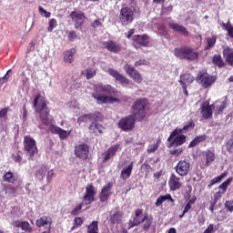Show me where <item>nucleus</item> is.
<instances>
[{
    "label": "nucleus",
    "mask_w": 233,
    "mask_h": 233,
    "mask_svg": "<svg viewBox=\"0 0 233 233\" xmlns=\"http://www.w3.org/2000/svg\"><path fill=\"white\" fill-rule=\"evenodd\" d=\"M214 108H216V105H210L208 101H205L204 103H202L199 108L202 117L204 119H212Z\"/></svg>",
    "instance_id": "15"
},
{
    "label": "nucleus",
    "mask_w": 233,
    "mask_h": 233,
    "mask_svg": "<svg viewBox=\"0 0 233 233\" xmlns=\"http://www.w3.org/2000/svg\"><path fill=\"white\" fill-rule=\"evenodd\" d=\"M150 66V62H148L147 59H140L135 62V66Z\"/></svg>",
    "instance_id": "54"
},
{
    "label": "nucleus",
    "mask_w": 233,
    "mask_h": 233,
    "mask_svg": "<svg viewBox=\"0 0 233 233\" xmlns=\"http://www.w3.org/2000/svg\"><path fill=\"white\" fill-rule=\"evenodd\" d=\"M168 187L169 190L172 192H176V190H180L181 187H183V183H181V177H177L175 173H172L168 179Z\"/></svg>",
    "instance_id": "18"
},
{
    "label": "nucleus",
    "mask_w": 233,
    "mask_h": 233,
    "mask_svg": "<svg viewBox=\"0 0 233 233\" xmlns=\"http://www.w3.org/2000/svg\"><path fill=\"white\" fill-rule=\"evenodd\" d=\"M136 121L137 119L132 115L124 116L118 121V128L123 132H131L136 127Z\"/></svg>",
    "instance_id": "5"
},
{
    "label": "nucleus",
    "mask_w": 233,
    "mask_h": 233,
    "mask_svg": "<svg viewBox=\"0 0 233 233\" xmlns=\"http://www.w3.org/2000/svg\"><path fill=\"white\" fill-rule=\"evenodd\" d=\"M67 39L71 43L76 41V39H77V33H76V31H69L67 35Z\"/></svg>",
    "instance_id": "56"
},
{
    "label": "nucleus",
    "mask_w": 233,
    "mask_h": 233,
    "mask_svg": "<svg viewBox=\"0 0 233 233\" xmlns=\"http://www.w3.org/2000/svg\"><path fill=\"white\" fill-rule=\"evenodd\" d=\"M3 180L6 181V183H15V180L14 179V173L11 171H7L3 176Z\"/></svg>",
    "instance_id": "48"
},
{
    "label": "nucleus",
    "mask_w": 233,
    "mask_h": 233,
    "mask_svg": "<svg viewBox=\"0 0 233 233\" xmlns=\"http://www.w3.org/2000/svg\"><path fill=\"white\" fill-rule=\"evenodd\" d=\"M212 64L214 66H217V68H225V66H227V63L223 60L221 55H214L212 57Z\"/></svg>",
    "instance_id": "35"
},
{
    "label": "nucleus",
    "mask_w": 233,
    "mask_h": 233,
    "mask_svg": "<svg viewBox=\"0 0 233 233\" xmlns=\"http://www.w3.org/2000/svg\"><path fill=\"white\" fill-rule=\"evenodd\" d=\"M123 221V212L116 210L109 216L110 225H119Z\"/></svg>",
    "instance_id": "30"
},
{
    "label": "nucleus",
    "mask_w": 233,
    "mask_h": 233,
    "mask_svg": "<svg viewBox=\"0 0 233 233\" xmlns=\"http://www.w3.org/2000/svg\"><path fill=\"white\" fill-rule=\"evenodd\" d=\"M83 223H85V218H82L81 217H76L74 219L73 227L71 228V230H76V228H79V227H83Z\"/></svg>",
    "instance_id": "44"
},
{
    "label": "nucleus",
    "mask_w": 233,
    "mask_h": 233,
    "mask_svg": "<svg viewBox=\"0 0 233 233\" xmlns=\"http://www.w3.org/2000/svg\"><path fill=\"white\" fill-rule=\"evenodd\" d=\"M93 119H96V115L89 113L86 115H82L77 118L78 125H81V123H86L87 121H93Z\"/></svg>",
    "instance_id": "40"
},
{
    "label": "nucleus",
    "mask_w": 233,
    "mask_h": 233,
    "mask_svg": "<svg viewBox=\"0 0 233 233\" xmlns=\"http://www.w3.org/2000/svg\"><path fill=\"white\" fill-rule=\"evenodd\" d=\"M204 156L206 157V163L205 167H210L214 161H216V153L211 151L210 149H208L204 152Z\"/></svg>",
    "instance_id": "32"
},
{
    "label": "nucleus",
    "mask_w": 233,
    "mask_h": 233,
    "mask_svg": "<svg viewBox=\"0 0 233 233\" xmlns=\"http://www.w3.org/2000/svg\"><path fill=\"white\" fill-rule=\"evenodd\" d=\"M167 148H172V147H181V145H185V143H187V136L181 133L175 136L170 140H168L167 137Z\"/></svg>",
    "instance_id": "21"
},
{
    "label": "nucleus",
    "mask_w": 233,
    "mask_h": 233,
    "mask_svg": "<svg viewBox=\"0 0 233 233\" xmlns=\"http://www.w3.org/2000/svg\"><path fill=\"white\" fill-rule=\"evenodd\" d=\"M227 176H228V173L225 171L221 175L214 177L213 179L210 180L209 184L208 185V188H212L214 185H216L217 183H220L224 177H227Z\"/></svg>",
    "instance_id": "39"
},
{
    "label": "nucleus",
    "mask_w": 233,
    "mask_h": 233,
    "mask_svg": "<svg viewBox=\"0 0 233 233\" xmlns=\"http://www.w3.org/2000/svg\"><path fill=\"white\" fill-rule=\"evenodd\" d=\"M222 54L226 59V63L233 68V49L227 46L223 49Z\"/></svg>",
    "instance_id": "31"
},
{
    "label": "nucleus",
    "mask_w": 233,
    "mask_h": 233,
    "mask_svg": "<svg viewBox=\"0 0 233 233\" xmlns=\"http://www.w3.org/2000/svg\"><path fill=\"white\" fill-rule=\"evenodd\" d=\"M33 108L35 114L45 127H50L54 121V117L50 116V108H48V104L46 103V97L41 93L37 94L33 100Z\"/></svg>",
    "instance_id": "1"
},
{
    "label": "nucleus",
    "mask_w": 233,
    "mask_h": 233,
    "mask_svg": "<svg viewBox=\"0 0 233 233\" xmlns=\"http://www.w3.org/2000/svg\"><path fill=\"white\" fill-rule=\"evenodd\" d=\"M107 74L111 76V77H114L116 81H118L122 86H128L130 85V79L127 78V76H123L119 71L112 68L107 69Z\"/></svg>",
    "instance_id": "16"
},
{
    "label": "nucleus",
    "mask_w": 233,
    "mask_h": 233,
    "mask_svg": "<svg viewBox=\"0 0 233 233\" xmlns=\"http://www.w3.org/2000/svg\"><path fill=\"white\" fill-rule=\"evenodd\" d=\"M132 45L136 50H140V48H147L150 46V37L148 35H135L132 36Z\"/></svg>",
    "instance_id": "6"
},
{
    "label": "nucleus",
    "mask_w": 233,
    "mask_h": 233,
    "mask_svg": "<svg viewBox=\"0 0 233 233\" xmlns=\"http://www.w3.org/2000/svg\"><path fill=\"white\" fill-rule=\"evenodd\" d=\"M142 223H144L142 226L143 231L148 232V230H150V227H152V223H154V217L145 214L144 221Z\"/></svg>",
    "instance_id": "34"
},
{
    "label": "nucleus",
    "mask_w": 233,
    "mask_h": 233,
    "mask_svg": "<svg viewBox=\"0 0 233 233\" xmlns=\"http://www.w3.org/2000/svg\"><path fill=\"white\" fill-rule=\"evenodd\" d=\"M132 170H134V161H131L127 167H124L120 173V179L127 181L130 176H132Z\"/></svg>",
    "instance_id": "29"
},
{
    "label": "nucleus",
    "mask_w": 233,
    "mask_h": 233,
    "mask_svg": "<svg viewBox=\"0 0 233 233\" xmlns=\"http://www.w3.org/2000/svg\"><path fill=\"white\" fill-rule=\"evenodd\" d=\"M223 194H225V193H223L222 191H218V192H216L215 194H214V200L215 201H218V200H220L221 199V198H223Z\"/></svg>",
    "instance_id": "62"
},
{
    "label": "nucleus",
    "mask_w": 233,
    "mask_h": 233,
    "mask_svg": "<svg viewBox=\"0 0 233 233\" xmlns=\"http://www.w3.org/2000/svg\"><path fill=\"white\" fill-rule=\"evenodd\" d=\"M24 150L28 156L29 161H34V157H35V154L39 152V149L37 148V142H35V139L30 136H25L24 137Z\"/></svg>",
    "instance_id": "4"
},
{
    "label": "nucleus",
    "mask_w": 233,
    "mask_h": 233,
    "mask_svg": "<svg viewBox=\"0 0 233 233\" xmlns=\"http://www.w3.org/2000/svg\"><path fill=\"white\" fill-rule=\"evenodd\" d=\"M96 74H97V71L94 67H88L86 70L82 71L81 73V75L85 76L86 79H94Z\"/></svg>",
    "instance_id": "38"
},
{
    "label": "nucleus",
    "mask_w": 233,
    "mask_h": 233,
    "mask_svg": "<svg viewBox=\"0 0 233 233\" xmlns=\"http://www.w3.org/2000/svg\"><path fill=\"white\" fill-rule=\"evenodd\" d=\"M221 26H222L223 30L228 31V35H229L233 39V26L230 24V21H228L227 24L222 23Z\"/></svg>",
    "instance_id": "47"
},
{
    "label": "nucleus",
    "mask_w": 233,
    "mask_h": 233,
    "mask_svg": "<svg viewBox=\"0 0 233 233\" xmlns=\"http://www.w3.org/2000/svg\"><path fill=\"white\" fill-rule=\"evenodd\" d=\"M22 230H25V232H33L34 228H32V226L30 225V223L28 221H22L21 224V228Z\"/></svg>",
    "instance_id": "49"
},
{
    "label": "nucleus",
    "mask_w": 233,
    "mask_h": 233,
    "mask_svg": "<svg viewBox=\"0 0 233 233\" xmlns=\"http://www.w3.org/2000/svg\"><path fill=\"white\" fill-rule=\"evenodd\" d=\"M90 154V147L86 144H79L75 147V155L78 159L82 161H86L88 159V156Z\"/></svg>",
    "instance_id": "13"
},
{
    "label": "nucleus",
    "mask_w": 233,
    "mask_h": 233,
    "mask_svg": "<svg viewBox=\"0 0 233 233\" xmlns=\"http://www.w3.org/2000/svg\"><path fill=\"white\" fill-rule=\"evenodd\" d=\"M196 201H198V198H196V196L192 197V198L187 201L184 208V214H187L190 208H192V205L196 204Z\"/></svg>",
    "instance_id": "46"
},
{
    "label": "nucleus",
    "mask_w": 233,
    "mask_h": 233,
    "mask_svg": "<svg viewBox=\"0 0 233 233\" xmlns=\"http://www.w3.org/2000/svg\"><path fill=\"white\" fill-rule=\"evenodd\" d=\"M194 81H196V77L188 73H186L180 75L178 83L181 85V86H189V85H192Z\"/></svg>",
    "instance_id": "25"
},
{
    "label": "nucleus",
    "mask_w": 233,
    "mask_h": 233,
    "mask_svg": "<svg viewBox=\"0 0 233 233\" xmlns=\"http://www.w3.org/2000/svg\"><path fill=\"white\" fill-rule=\"evenodd\" d=\"M76 49L75 47L65 51L63 53L65 63H68L69 65H71V63H74V56H76Z\"/></svg>",
    "instance_id": "33"
},
{
    "label": "nucleus",
    "mask_w": 233,
    "mask_h": 233,
    "mask_svg": "<svg viewBox=\"0 0 233 233\" xmlns=\"http://www.w3.org/2000/svg\"><path fill=\"white\" fill-rule=\"evenodd\" d=\"M158 30L159 32H161L162 35H164L165 37L168 35V31H167V26H165L164 25H159Z\"/></svg>",
    "instance_id": "61"
},
{
    "label": "nucleus",
    "mask_w": 233,
    "mask_h": 233,
    "mask_svg": "<svg viewBox=\"0 0 233 233\" xmlns=\"http://www.w3.org/2000/svg\"><path fill=\"white\" fill-rule=\"evenodd\" d=\"M233 177H229L228 179H226L219 187L218 188L221 190L220 192H223V194H225V192H227V188H228V185H230V183H232Z\"/></svg>",
    "instance_id": "45"
},
{
    "label": "nucleus",
    "mask_w": 233,
    "mask_h": 233,
    "mask_svg": "<svg viewBox=\"0 0 233 233\" xmlns=\"http://www.w3.org/2000/svg\"><path fill=\"white\" fill-rule=\"evenodd\" d=\"M205 139H207V136L206 135H200V136H197L194 140L197 141V144L199 145V143H203V141H205Z\"/></svg>",
    "instance_id": "59"
},
{
    "label": "nucleus",
    "mask_w": 233,
    "mask_h": 233,
    "mask_svg": "<svg viewBox=\"0 0 233 233\" xmlns=\"http://www.w3.org/2000/svg\"><path fill=\"white\" fill-rule=\"evenodd\" d=\"M83 205H85V203H81L78 206H76L72 211H71V216H78L79 212H81L82 208H83Z\"/></svg>",
    "instance_id": "53"
},
{
    "label": "nucleus",
    "mask_w": 233,
    "mask_h": 233,
    "mask_svg": "<svg viewBox=\"0 0 233 233\" xmlns=\"http://www.w3.org/2000/svg\"><path fill=\"white\" fill-rule=\"evenodd\" d=\"M10 74H12V69L7 70L6 74L3 77H0L1 83H6L10 79Z\"/></svg>",
    "instance_id": "58"
},
{
    "label": "nucleus",
    "mask_w": 233,
    "mask_h": 233,
    "mask_svg": "<svg viewBox=\"0 0 233 233\" xmlns=\"http://www.w3.org/2000/svg\"><path fill=\"white\" fill-rule=\"evenodd\" d=\"M92 97L96 99L97 105H105L106 103H119V98L117 97L99 95L97 93H92Z\"/></svg>",
    "instance_id": "17"
},
{
    "label": "nucleus",
    "mask_w": 233,
    "mask_h": 233,
    "mask_svg": "<svg viewBox=\"0 0 233 233\" xmlns=\"http://www.w3.org/2000/svg\"><path fill=\"white\" fill-rule=\"evenodd\" d=\"M119 21L122 26H128L134 23V11L130 7H122L119 14Z\"/></svg>",
    "instance_id": "7"
},
{
    "label": "nucleus",
    "mask_w": 233,
    "mask_h": 233,
    "mask_svg": "<svg viewBox=\"0 0 233 233\" xmlns=\"http://www.w3.org/2000/svg\"><path fill=\"white\" fill-rule=\"evenodd\" d=\"M102 46L104 48H106V50L111 52V54H119V52L122 50L121 44H117L114 40L102 42Z\"/></svg>",
    "instance_id": "20"
},
{
    "label": "nucleus",
    "mask_w": 233,
    "mask_h": 233,
    "mask_svg": "<svg viewBox=\"0 0 233 233\" xmlns=\"http://www.w3.org/2000/svg\"><path fill=\"white\" fill-rule=\"evenodd\" d=\"M168 27L173 30V32H176L177 34H181V35H185L187 37L188 35V30H187V27L183 26L182 25H179L177 23H168Z\"/></svg>",
    "instance_id": "24"
},
{
    "label": "nucleus",
    "mask_w": 233,
    "mask_h": 233,
    "mask_svg": "<svg viewBox=\"0 0 233 233\" xmlns=\"http://www.w3.org/2000/svg\"><path fill=\"white\" fill-rule=\"evenodd\" d=\"M227 108V101H218L217 102L216 109L217 112L215 113L217 116H219Z\"/></svg>",
    "instance_id": "43"
},
{
    "label": "nucleus",
    "mask_w": 233,
    "mask_h": 233,
    "mask_svg": "<svg viewBox=\"0 0 233 233\" xmlns=\"http://www.w3.org/2000/svg\"><path fill=\"white\" fill-rule=\"evenodd\" d=\"M216 41H218L216 35L207 37L205 50H210V48H212L216 45Z\"/></svg>",
    "instance_id": "42"
},
{
    "label": "nucleus",
    "mask_w": 233,
    "mask_h": 233,
    "mask_svg": "<svg viewBox=\"0 0 233 233\" xmlns=\"http://www.w3.org/2000/svg\"><path fill=\"white\" fill-rule=\"evenodd\" d=\"M197 81H200L203 88H208L216 83V78L205 72H199L197 76Z\"/></svg>",
    "instance_id": "14"
},
{
    "label": "nucleus",
    "mask_w": 233,
    "mask_h": 233,
    "mask_svg": "<svg viewBox=\"0 0 233 233\" xmlns=\"http://www.w3.org/2000/svg\"><path fill=\"white\" fill-rule=\"evenodd\" d=\"M35 225L38 228H52V218L50 217L44 216L36 219Z\"/></svg>",
    "instance_id": "26"
},
{
    "label": "nucleus",
    "mask_w": 233,
    "mask_h": 233,
    "mask_svg": "<svg viewBox=\"0 0 233 233\" xmlns=\"http://www.w3.org/2000/svg\"><path fill=\"white\" fill-rule=\"evenodd\" d=\"M38 12L41 15H44V17H50L51 15V13L45 10L41 5L38 7Z\"/></svg>",
    "instance_id": "57"
},
{
    "label": "nucleus",
    "mask_w": 233,
    "mask_h": 233,
    "mask_svg": "<svg viewBox=\"0 0 233 233\" xmlns=\"http://www.w3.org/2000/svg\"><path fill=\"white\" fill-rule=\"evenodd\" d=\"M173 53L174 56L178 59L188 61L189 63H193V61H198V59H199V52L198 49L190 46H181L179 47H176Z\"/></svg>",
    "instance_id": "2"
},
{
    "label": "nucleus",
    "mask_w": 233,
    "mask_h": 233,
    "mask_svg": "<svg viewBox=\"0 0 233 233\" xmlns=\"http://www.w3.org/2000/svg\"><path fill=\"white\" fill-rule=\"evenodd\" d=\"M175 172L177 174V176H180V177L188 176V173L190 172V160H180L175 167Z\"/></svg>",
    "instance_id": "10"
},
{
    "label": "nucleus",
    "mask_w": 233,
    "mask_h": 233,
    "mask_svg": "<svg viewBox=\"0 0 233 233\" xmlns=\"http://www.w3.org/2000/svg\"><path fill=\"white\" fill-rule=\"evenodd\" d=\"M159 145H161V137H158L156 140V144L153 145H149L147 147V154H154V152H156V150H157L159 148Z\"/></svg>",
    "instance_id": "41"
},
{
    "label": "nucleus",
    "mask_w": 233,
    "mask_h": 233,
    "mask_svg": "<svg viewBox=\"0 0 233 233\" xmlns=\"http://www.w3.org/2000/svg\"><path fill=\"white\" fill-rule=\"evenodd\" d=\"M57 26V20L56 18H52L49 20V26L47 28V32H54V28Z\"/></svg>",
    "instance_id": "52"
},
{
    "label": "nucleus",
    "mask_w": 233,
    "mask_h": 233,
    "mask_svg": "<svg viewBox=\"0 0 233 233\" xmlns=\"http://www.w3.org/2000/svg\"><path fill=\"white\" fill-rule=\"evenodd\" d=\"M46 170L44 167H40L35 171V177L38 178L39 181H43L45 179Z\"/></svg>",
    "instance_id": "50"
},
{
    "label": "nucleus",
    "mask_w": 233,
    "mask_h": 233,
    "mask_svg": "<svg viewBox=\"0 0 233 233\" xmlns=\"http://www.w3.org/2000/svg\"><path fill=\"white\" fill-rule=\"evenodd\" d=\"M124 70L126 74H127V76H129L135 83H137V85H141V83H143V76L134 66L126 64L124 66Z\"/></svg>",
    "instance_id": "9"
},
{
    "label": "nucleus",
    "mask_w": 233,
    "mask_h": 233,
    "mask_svg": "<svg viewBox=\"0 0 233 233\" xmlns=\"http://www.w3.org/2000/svg\"><path fill=\"white\" fill-rule=\"evenodd\" d=\"M165 201H170L171 203H174V198H172V195L166 194L163 196H160L158 198H157V201L155 203L156 207H161Z\"/></svg>",
    "instance_id": "37"
},
{
    "label": "nucleus",
    "mask_w": 233,
    "mask_h": 233,
    "mask_svg": "<svg viewBox=\"0 0 233 233\" xmlns=\"http://www.w3.org/2000/svg\"><path fill=\"white\" fill-rule=\"evenodd\" d=\"M195 127H196V123H194V120H191L187 125H185L182 128H175L169 135L168 141H170V139H174L176 136H179V134H183L185 130L187 132L190 130H194Z\"/></svg>",
    "instance_id": "19"
},
{
    "label": "nucleus",
    "mask_w": 233,
    "mask_h": 233,
    "mask_svg": "<svg viewBox=\"0 0 233 233\" xmlns=\"http://www.w3.org/2000/svg\"><path fill=\"white\" fill-rule=\"evenodd\" d=\"M88 130L90 134H95L97 136V134H104L106 129L103 125L97 122H92L88 127Z\"/></svg>",
    "instance_id": "28"
},
{
    "label": "nucleus",
    "mask_w": 233,
    "mask_h": 233,
    "mask_svg": "<svg viewBox=\"0 0 233 233\" xmlns=\"http://www.w3.org/2000/svg\"><path fill=\"white\" fill-rule=\"evenodd\" d=\"M96 187L94 184H87L86 187V193L83 197V202L85 205H92L96 201Z\"/></svg>",
    "instance_id": "12"
},
{
    "label": "nucleus",
    "mask_w": 233,
    "mask_h": 233,
    "mask_svg": "<svg viewBox=\"0 0 233 233\" xmlns=\"http://www.w3.org/2000/svg\"><path fill=\"white\" fill-rule=\"evenodd\" d=\"M169 154H170V156H175V157H179V156H181V154H183V147L170 149Z\"/></svg>",
    "instance_id": "51"
},
{
    "label": "nucleus",
    "mask_w": 233,
    "mask_h": 233,
    "mask_svg": "<svg viewBox=\"0 0 233 233\" xmlns=\"http://www.w3.org/2000/svg\"><path fill=\"white\" fill-rule=\"evenodd\" d=\"M117 150H119V144H116L115 146H111L109 148H107L106 152L102 154V163H106L108 159H112V157L117 154Z\"/></svg>",
    "instance_id": "23"
},
{
    "label": "nucleus",
    "mask_w": 233,
    "mask_h": 233,
    "mask_svg": "<svg viewBox=\"0 0 233 233\" xmlns=\"http://www.w3.org/2000/svg\"><path fill=\"white\" fill-rule=\"evenodd\" d=\"M50 132H52L53 134H56L62 140L66 139V137H68V136H70V134L72 133V131H66L57 126L51 127Z\"/></svg>",
    "instance_id": "27"
},
{
    "label": "nucleus",
    "mask_w": 233,
    "mask_h": 233,
    "mask_svg": "<svg viewBox=\"0 0 233 233\" xmlns=\"http://www.w3.org/2000/svg\"><path fill=\"white\" fill-rule=\"evenodd\" d=\"M73 23H75L76 30H83V25H85V13L83 11H73L69 15Z\"/></svg>",
    "instance_id": "8"
},
{
    "label": "nucleus",
    "mask_w": 233,
    "mask_h": 233,
    "mask_svg": "<svg viewBox=\"0 0 233 233\" xmlns=\"http://www.w3.org/2000/svg\"><path fill=\"white\" fill-rule=\"evenodd\" d=\"M138 223L136 222V220H134L133 218L129 220L128 222V228L127 229L130 230V228H134V227H138Z\"/></svg>",
    "instance_id": "64"
},
{
    "label": "nucleus",
    "mask_w": 233,
    "mask_h": 233,
    "mask_svg": "<svg viewBox=\"0 0 233 233\" xmlns=\"http://www.w3.org/2000/svg\"><path fill=\"white\" fill-rule=\"evenodd\" d=\"M92 28H97L99 26H103V24L101 23V20L96 19L93 23H91Z\"/></svg>",
    "instance_id": "63"
},
{
    "label": "nucleus",
    "mask_w": 233,
    "mask_h": 233,
    "mask_svg": "<svg viewBox=\"0 0 233 233\" xmlns=\"http://www.w3.org/2000/svg\"><path fill=\"white\" fill-rule=\"evenodd\" d=\"M96 92H102V94H106V96H109V97H119V92L117 88L112 86L111 85H103L98 84L96 86Z\"/></svg>",
    "instance_id": "11"
},
{
    "label": "nucleus",
    "mask_w": 233,
    "mask_h": 233,
    "mask_svg": "<svg viewBox=\"0 0 233 233\" xmlns=\"http://www.w3.org/2000/svg\"><path fill=\"white\" fill-rule=\"evenodd\" d=\"M112 187H114V184L112 182H108L102 187L99 193V199L101 203H106L108 201V198H110V194L112 192Z\"/></svg>",
    "instance_id": "22"
},
{
    "label": "nucleus",
    "mask_w": 233,
    "mask_h": 233,
    "mask_svg": "<svg viewBox=\"0 0 233 233\" xmlns=\"http://www.w3.org/2000/svg\"><path fill=\"white\" fill-rule=\"evenodd\" d=\"M147 106H148L147 98H137L130 108L131 116L136 117L137 121H143L147 117Z\"/></svg>",
    "instance_id": "3"
},
{
    "label": "nucleus",
    "mask_w": 233,
    "mask_h": 233,
    "mask_svg": "<svg viewBox=\"0 0 233 233\" xmlns=\"http://www.w3.org/2000/svg\"><path fill=\"white\" fill-rule=\"evenodd\" d=\"M132 219L141 225L145 221V216H143V208H137L135 210V214L132 215Z\"/></svg>",
    "instance_id": "36"
},
{
    "label": "nucleus",
    "mask_w": 233,
    "mask_h": 233,
    "mask_svg": "<svg viewBox=\"0 0 233 233\" xmlns=\"http://www.w3.org/2000/svg\"><path fill=\"white\" fill-rule=\"evenodd\" d=\"M224 207L228 212H233V200H227Z\"/></svg>",
    "instance_id": "55"
},
{
    "label": "nucleus",
    "mask_w": 233,
    "mask_h": 233,
    "mask_svg": "<svg viewBox=\"0 0 233 233\" xmlns=\"http://www.w3.org/2000/svg\"><path fill=\"white\" fill-rule=\"evenodd\" d=\"M226 147L228 152H231L233 148V138H230L226 143Z\"/></svg>",
    "instance_id": "60"
}]
</instances>
